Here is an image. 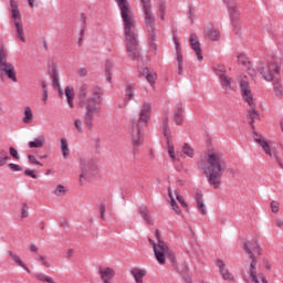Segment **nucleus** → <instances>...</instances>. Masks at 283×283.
<instances>
[{
  "label": "nucleus",
  "instance_id": "nucleus-1",
  "mask_svg": "<svg viewBox=\"0 0 283 283\" xmlns=\"http://www.w3.org/2000/svg\"><path fill=\"white\" fill-rule=\"evenodd\" d=\"M115 3L119 9L128 56H130V59H140V50L138 49V30L136 29V14H134V10H132L129 1L115 0Z\"/></svg>",
  "mask_w": 283,
  "mask_h": 283
},
{
  "label": "nucleus",
  "instance_id": "nucleus-2",
  "mask_svg": "<svg viewBox=\"0 0 283 283\" xmlns=\"http://www.w3.org/2000/svg\"><path fill=\"white\" fill-rule=\"evenodd\" d=\"M200 168L205 171L209 185H211L213 189H218L222 180V174H224L227 169V161L222 153L218 150L208 153L206 161L200 164Z\"/></svg>",
  "mask_w": 283,
  "mask_h": 283
},
{
  "label": "nucleus",
  "instance_id": "nucleus-3",
  "mask_svg": "<svg viewBox=\"0 0 283 283\" xmlns=\"http://www.w3.org/2000/svg\"><path fill=\"white\" fill-rule=\"evenodd\" d=\"M85 114H84V125L86 129H92L94 127V118H99L101 108L98 105H103V88H94L93 96L86 99Z\"/></svg>",
  "mask_w": 283,
  "mask_h": 283
},
{
  "label": "nucleus",
  "instance_id": "nucleus-4",
  "mask_svg": "<svg viewBox=\"0 0 283 283\" xmlns=\"http://www.w3.org/2000/svg\"><path fill=\"white\" fill-rule=\"evenodd\" d=\"M151 120V104L144 103L139 112V119L133 122L130 138L133 147L136 149L143 145V133L140 129L143 125H147Z\"/></svg>",
  "mask_w": 283,
  "mask_h": 283
},
{
  "label": "nucleus",
  "instance_id": "nucleus-5",
  "mask_svg": "<svg viewBox=\"0 0 283 283\" xmlns=\"http://www.w3.org/2000/svg\"><path fill=\"white\" fill-rule=\"evenodd\" d=\"M144 23L149 34V48L156 50V15L151 9V0H140Z\"/></svg>",
  "mask_w": 283,
  "mask_h": 283
},
{
  "label": "nucleus",
  "instance_id": "nucleus-6",
  "mask_svg": "<svg viewBox=\"0 0 283 283\" xmlns=\"http://www.w3.org/2000/svg\"><path fill=\"white\" fill-rule=\"evenodd\" d=\"M157 243L149 239V244L153 245L155 258L158 264H165L167 258L168 260H174V252L169 249L167 242L160 240V233L156 231Z\"/></svg>",
  "mask_w": 283,
  "mask_h": 283
},
{
  "label": "nucleus",
  "instance_id": "nucleus-7",
  "mask_svg": "<svg viewBox=\"0 0 283 283\" xmlns=\"http://www.w3.org/2000/svg\"><path fill=\"white\" fill-rule=\"evenodd\" d=\"M11 18L15 25L17 36L25 43V32L23 31V20L21 19V11H19V2L17 0H10Z\"/></svg>",
  "mask_w": 283,
  "mask_h": 283
},
{
  "label": "nucleus",
  "instance_id": "nucleus-8",
  "mask_svg": "<svg viewBox=\"0 0 283 283\" xmlns=\"http://www.w3.org/2000/svg\"><path fill=\"white\" fill-rule=\"evenodd\" d=\"M239 87L244 103H247V105L250 107H256L255 98L253 97V91H251V84L249 83V77L240 76Z\"/></svg>",
  "mask_w": 283,
  "mask_h": 283
},
{
  "label": "nucleus",
  "instance_id": "nucleus-9",
  "mask_svg": "<svg viewBox=\"0 0 283 283\" xmlns=\"http://www.w3.org/2000/svg\"><path fill=\"white\" fill-rule=\"evenodd\" d=\"M0 70L10 78V81L17 83V71L14 70V64L8 62V52L3 49H0Z\"/></svg>",
  "mask_w": 283,
  "mask_h": 283
},
{
  "label": "nucleus",
  "instance_id": "nucleus-10",
  "mask_svg": "<svg viewBox=\"0 0 283 283\" xmlns=\"http://www.w3.org/2000/svg\"><path fill=\"white\" fill-rule=\"evenodd\" d=\"M253 139L255 140V143H258V145H260V147L263 149V151H264V154H266V156H270V158H274V160H276L277 165H280V167H282V159H280V153H277L276 149H272L271 145H269V142H266V139H264V137H262L261 135H258V133L254 132Z\"/></svg>",
  "mask_w": 283,
  "mask_h": 283
},
{
  "label": "nucleus",
  "instance_id": "nucleus-11",
  "mask_svg": "<svg viewBox=\"0 0 283 283\" xmlns=\"http://www.w3.org/2000/svg\"><path fill=\"white\" fill-rule=\"evenodd\" d=\"M259 72L261 76H263L264 81L271 83V81L280 76V66H277L276 62H270L265 66L260 67Z\"/></svg>",
  "mask_w": 283,
  "mask_h": 283
},
{
  "label": "nucleus",
  "instance_id": "nucleus-12",
  "mask_svg": "<svg viewBox=\"0 0 283 283\" xmlns=\"http://www.w3.org/2000/svg\"><path fill=\"white\" fill-rule=\"evenodd\" d=\"M161 129L165 138L167 139V145H168V154L171 160H176V151L174 148V144H171V129H169V116L165 115L163 117L161 122Z\"/></svg>",
  "mask_w": 283,
  "mask_h": 283
},
{
  "label": "nucleus",
  "instance_id": "nucleus-13",
  "mask_svg": "<svg viewBox=\"0 0 283 283\" xmlns=\"http://www.w3.org/2000/svg\"><path fill=\"white\" fill-rule=\"evenodd\" d=\"M98 165L96 163H87L81 161V175H80V182L83 180H91L93 176L98 174Z\"/></svg>",
  "mask_w": 283,
  "mask_h": 283
},
{
  "label": "nucleus",
  "instance_id": "nucleus-14",
  "mask_svg": "<svg viewBox=\"0 0 283 283\" xmlns=\"http://www.w3.org/2000/svg\"><path fill=\"white\" fill-rule=\"evenodd\" d=\"M94 90H101L99 86H90V84H82L77 91V98L80 101V105L87 104V98L94 96Z\"/></svg>",
  "mask_w": 283,
  "mask_h": 283
},
{
  "label": "nucleus",
  "instance_id": "nucleus-15",
  "mask_svg": "<svg viewBox=\"0 0 283 283\" xmlns=\"http://www.w3.org/2000/svg\"><path fill=\"white\" fill-rule=\"evenodd\" d=\"M217 76H219L220 78V83L222 85L223 88H226L227 91H231L233 90V87L231 86L232 80L229 76H226L224 74V66H219L218 69H214Z\"/></svg>",
  "mask_w": 283,
  "mask_h": 283
},
{
  "label": "nucleus",
  "instance_id": "nucleus-16",
  "mask_svg": "<svg viewBox=\"0 0 283 283\" xmlns=\"http://www.w3.org/2000/svg\"><path fill=\"white\" fill-rule=\"evenodd\" d=\"M217 266L221 273L222 280H226V282H235L233 273L229 271V268H227V264H224L222 260L217 261Z\"/></svg>",
  "mask_w": 283,
  "mask_h": 283
},
{
  "label": "nucleus",
  "instance_id": "nucleus-17",
  "mask_svg": "<svg viewBox=\"0 0 283 283\" xmlns=\"http://www.w3.org/2000/svg\"><path fill=\"white\" fill-rule=\"evenodd\" d=\"M189 43L191 50H193V52L196 53L198 61H202V48H200V39H198V35L190 34Z\"/></svg>",
  "mask_w": 283,
  "mask_h": 283
},
{
  "label": "nucleus",
  "instance_id": "nucleus-18",
  "mask_svg": "<svg viewBox=\"0 0 283 283\" xmlns=\"http://www.w3.org/2000/svg\"><path fill=\"white\" fill-rule=\"evenodd\" d=\"M138 72L140 76H145L146 81L150 84L154 85L156 83V78H158V74L156 72L150 71L149 67L147 66H139Z\"/></svg>",
  "mask_w": 283,
  "mask_h": 283
},
{
  "label": "nucleus",
  "instance_id": "nucleus-19",
  "mask_svg": "<svg viewBox=\"0 0 283 283\" xmlns=\"http://www.w3.org/2000/svg\"><path fill=\"white\" fill-rule=\"evenodd\" d=\"M99 275L104 283H114L113 280L116 277V270L114 268H104L99 270Z\"/></svg>",
  "mask_w": 283,
  "mask_h": 283
},
{
  "label": "nucleus",
  "instance_id": "nucleus-20",
  "mask_svg": "<svg viewBox=\"0 0 283 283\" xmlns=\"http://www.w3.org/2000/svg\"><path fill=\"white\" fill-rule=\"evenodd\" d=\"M205 36L210 41H220V31L213 24H210L205 28Z\"/></svg>",
  "mask_w": 283,
  "mask_h": 283
},
{
  "label": "nucleus",
  "instance_id": "nucleus-21",
  "mask_svg": "<svg viewBox=\"0 0 283 283\" xmlns=\"http://www.w3.org/2000/svg\"><path fill=\"white\" fill-rule=\"evenodd\" d=\"M45 145V135H39L33 140L28 143L30 149H41Z\"/></svg>",
  "mask_w": 283,
  "mask_h": 283
},
{
  "label": "nucleus",
  "instance_id": "nucleus-22",
  "mask_svg": "<svg viewBox=\"0 0 283 283\" xmlns=\"http://www.w3.org/2000/svg\"><path fill=\"white\" fill-rule=\"evenodd\" d=\"M196 200H197V207H198L200 213H202V216H207V206L205 205L202 191H198L196 193Z\"/></svg>",
  "mask_w": 283,
  "mask_h": 283
},
{
  "label": "nucleus",
  "instance_id": "nucleus-23",
  "mask_svg": "<svg viewBox=\"0 0 283 283\" xmlns=\"http://www.w3.org/2000/svg\"><path fill=\"white\" fill-rule=\"evenodd\" d=\"M64 94L66 96V103L69 107L74 108V87L66 86L64 90Z\"/></svg>",
  "mask_w": 283,
  "mask_h": 283
},
{
  "label": "nucleus",
  "instance_id": "nucleus-24",
  "mask_svg": "<svg viewBox=\"0 0 283 283\" xmlns=\"http://www.w3.org/2000/svg\"><path fill=\"white\" fill-rule=\"evenodd\" d=\"M22 122L24 125H30L34 122V113L32 112V108L30 106L24 107V116L22 118Z\"/></svg>",
  "mask_w": 283,
  "mask_h": 283
},
{
  "label": "nucleus",
  "instance_id": "nucleus-25",
  "mask_svg": "<svg viewBox=\"0 0 283 283\" xmlns=\"http://www.w3.org/2000/svg\"><path fill=\"white\" fill-rule=\"evenodd\" d=\"M9 255H10V258H12V260H13V262H15V264L21 266V269H24L27 271V273H31L30 268H28V265L25 263H23V261L21 260L20 256H18L17 253L9 251Z\"/></svg>",
  "mask_w": 283,
  "mask_h": 283
},
{
  "label": "nucleus",
  "instance_id": "nucleus-26",
  "mask_svg": "<svg viewBox=\"0 0 283 283\" xmlns=\"http://www.w3.org/2000/svg\"><path fill=\"white\" fill-rule=\"evenodd\" d=\"M132 275L135 277L136 283H143V279L147 275V271L142 269H134L132 271Z\"/></svg>",
  "mask_w": 283,
  "mask_h": 283
},
{
  "label": "nucleus",
  "instance_id": "nucleus-27",
  "mask_svg": "<svg viewBox=\"0 0 283 283\" xmlns=\"http://www.w3.org/2000/svg\"><path fill=\"white\" fill-rule=\"evenodd\" d=\"M134 94H136V86H134V84H126V86H125L126 101H133Z\"/></svg>",
  "mask_w": 283,
  "mask_h": 283
},
{
  "label": "nucleus",
  "instance_id": "nucleus-28",
  "mask_svg": "<svg viewBox=\"0 0 283 283\" xmlns=\"http://www.w3.org/2000/svg\"><path fill=\"white\" fill-rule=\"evenodd\" d=\"M168 196L170 198V206L172 210L175 211V213H177V216H180L182 213V210H180V208L178 207V202H176V198H174V192H171V189H168Z\"/></svg>",
  "mask_w": 283,
  "mask_h": 283
},
{
  "label": "nucleus",
  "instance_id": "nucleus-29",
  "mask_svg": "<svg viewBox=\"0 0 283 283\" xmlns=\"http://www.w3.org/2000/svg\"><path fill=\"white\" fill-rule=\"evenodd\" d=\"M61 150L63 158L67 159L70 156V144L67 143V138L61 139Z\"/></svg>",
  "mask_w": 283,
  "mask_h": 283
},
{
  "label": "nucleus",
  "instance_id": "nucleus-30",
  "mask_svg": "<svg viewBox=\"0 0 283 283\" xmlns=\"http://www.w3.org/2000/svg\"><path fill=\"white\" fill-rule=\"evenodd\" d=\"M182 154H185V156H187L188 158H193L196 156V150L193 149V147H191V145L186 143L182 146Z\"/></svg>",
  "mask_w": 283,
  "mask_h": 283
},
{
  "label": "nucleus",
  "instance_id": "nucleus-31",
  "mask_svg": "<svg viewBox=\"0 0 283 283\" xmlns=\"http://www.w3.org/2000/svg\"><path fill=\"white\" fill-rule=\"evenodd\" d=\"M35 260L41 263V266H45V269H50L52 266L48 255L36 254Z\"/></svg>",
  "mask_w": 283,
  "mask_h": 283
},
{
  "label": "nucleus",
  "instance_id": "nucleus-32",
  "mask_svg": "<svg viewBox=\"0 0 283 283\" xmlns=\"http://www.w3.org/2000/svg\"><path fill=\"white\" fill-rule=\"evenodd\" d=\"M140 216L146 224H154L149 210L147 208H142Z\"/></svg>",
  "mask_w": 283,
  "mask_h": 283
},
{
  "label": "nucleus",
  "instance_id": "nucleus-33",
  "mask_svg": "<svg viewBox=\"0 0 283 283\" xmlns=\"http://www.w3.org/2000/svg\"><path fill=\"white\" fill-rule=\"evenodd\" d=\"M172 41L175 43L176 56H182V46L180 44V39L178 38V35L175 34Z\"/></svg>",
  "mask_w": 283,
  "mask_h": 283
},
{
  "label": "nucleus",
  "instance_id": "nucleus-34",
  "mask_svg": "<svg viewBox=\"0 0 283 283\" xmlns=\"http://www.w3.org/2000/svg\"><path fill=\"white\" fill-rule=\"evenodd\" d=\"M249 118H250V125L253 127V123H255V120L260 118V114H258V111H255V107H250Z\"/></svg>",
  "mask_w": 283,
  "mask_h": 283
},
{
  "label": "nucleus",
  "instance_id": "nucleus-35",
  "mask_svg": "<svg viewBox=\"0 0 283 283\" xmlns=\"http://www.w3.org/2000/svg\"><path fill=\"white\" fill-rule=\"evenodd\" d=\"M273 92H274L276 98H282V96H283L282 83H280V82H274V83H273Z\"/></svg>",
  "mask_w": 283,
  "mask_h": 283
},
{
  "label": "nucleus",
  "instance_id": "nucleus-36",
  "mask_svg": "<svg viewBox=\"0 0 283 283\" xmlns=\"http://www.w3.org/2000/svg\"><path fill=\"white\" fill-rule=\"evenodd\" d=\"M67 193V188L63 185H57L54 195L57 196L59 198H63Z\"/></svg>",
  "mask_w": 283,
  "mask_h": 283
},
{
  "label": "nucleus",
  "instance_id": "nucleus-37",
  "mask_svg": "<svg viewBox=\"0 0 283 283\" xmlns=\"http://www.w3.org/2000/svg\"><path fill=\"white\" fill-rule=\"evenodd\" d=\"M9 160H10V155H8V151L0 150V167L8 165Z\"/></svg>",
  "mask_w": 283,
  "mask_h": 283
},
{
  "label": "nucleus",
  "instance_id": "nucleus-38",
  "mask_svg": "<svg viewBox=\"0 0 283 283\" xmlns=\"http://www.w3.org/2000/svg\"><path fill=\"white\" fill-rule=\"evenodd\" d=\"M174 123L175 125H182L184 118H182V111H177L174 114Z\"/></svg>",
  "mask_w": 283,
  "mask_h": 283
},
{
  "label": "nucleus",
  "instance_id": "nucleus-39",
  "mask_svg": "<svg viewBox=\"0 0 283 283\" xmlns=\"http://www.w3.org/2000/svg\"><path fill=\"white\" fill-rule=\"evenodd\" d=\"M174 193H175L176 200H178L181 207L187 209V202L185 201V198L181 197L180 192L178 190H175Z\"/></svg>",
  "mask_w": 283,
  "mask_h": 283
},
{
  "label": "nucleus",
  "instance_id": "nucleus-40",
  "mask_svg": "<svg viewBox=\"0 0 283 283\" xmlns=\"http://www.w3.org/2000/svg\"><path fill=\"white\" fill-rule=\"evenodd\" d=\"M223 3H226L229 12H235V0H223Z\"/></svg>",
  "mask_w": 283,
  "mask_h": 283
},
{
  "label": "nucleus",
  "instance_id": "nucleus-41",
  "mask_svg": "<svg viewBox=\"0 0 283 283\" xmlns=\"http://www.w3.org/2000/svg\"><path fill=\"white\" fill-rule=\"evenodd\" d=\"M270 208L272 213H280V201H275V200L271 201Z\"/></svg>",
  "mask_w": 283,
  "mask_h": 283
},
{
  "label": "nucleus",
  "instance_id": "nucleus-42",
  "mask_svg": "<svg viewBox=\"0 0 283 283\" xmlns=\"http://www.w3.org/2000/svg\"><path fill=\"white\" fill-rule=\"evenodd\" d=\"M182 61H184L182 56L177 57V63H178L177 72L179 76H182V74H185V70L182 69Z\"/></svg>",
  "mask_w": 283,
  "mask_h": 283
},
{
  "label": "nucleus",
  "instance_id": "nucleus-43",
  "mask_svg": "<svg viewBox=\"0 0 283 283\" xmlns=\"http://www.w3.org/2000/svg\"><path fill=\"white\" fill-rule=\"evenodd\" d=\"M238 61L241 65H249V57H247L244 53L238 54Z\"/></svg>",
  "mask_w": 283,
  "mask_h": 283
},
{
  "label": "nucleus",
  "instance_id": "nucleus-44",
  "mask_svg": "<svg viewBox=\"0 0 283 283\" xmlns=\"http://www.w3.org/2000/svg\"><path fill=\"white\" fill-rule=\"evenodd\" d=\"M74 127H75L76 132H78L81 134L83 132V120H81L80 118L75 119Z\"/></svg>",
  "mask_w": 283,
  "mask_h": 283
},
{
  "label": "nucleus",
  "instance_id": "nucleus-45",
  "mask_svg": "<svg viewBox=\"0 0 283 283\" xmlns=\"http://www.w3.org/2000/svg\"><path fill=\"white\" fill-rule=\"evenodd\" d=\"M28 158L31 165H38L39 167H43V164H41L40 160L36 159L34 155H29Z\"/></svg>",
  "mask_w": 283,
  "mask_h": 283
},
{
  "label": "nucleus",
  "instance_id": "nucleus-46",
  "mask_svg": "<svg viewBox=\"0 0 283 283\" xmlns=\"http://www.w3.org/2000/svg\"><path fill=\"white\" fill-rule=\"evenodd\" d=\"M9 151H10V156H12V158H15V160H19L21 158L19 156V150H17L14 147H10Z\"/></svg>",
  "mask_w": 283,
  "mask_h": 283
},
{
  "label": "nucleus",
  "instance_id": "nucleus-47",
  "mask_svg": "<svg viewBox=\"0 0 283 283\" xmlns=\"http://www.w3.org/2000/svg\"><path fill=\"white\" fill-rule=\"evenodd\" d=\"M113 69H114V62H112L111 60L106 61L105 70L107 74H112Z\"/></svg>",
  "mask_w": 283,
  "mask_h": 283
},
{
  "label": "nucleus",
  "instance_id": "nucleus-48",
  "mask_svg": "<svg viewBox=\"0 0 283 283\" xmlns=\"http://www.w3.org/2000/svg\"><path fill=\"white\" fill-rule=\"evenodd\" d=\"M11 171H23V168L19 164H9Z\"/></svg>",
  "mask_w": 283,
  "mask_h": 283
},
{
  "label": "nucleus",
  "instance_id": "nucleus-49",
  "mask_svg": "<svg viewBox=\"0 0 283 283\" xmlns=\"http://www.w3.org/2000/svg\"><path fill=\"white\" fill-rule=\"evenodd\" d=\"M165 10H166L165 4H160L157 11V14L160 17V19H165Z\"/></svg>",
  "mask_w": 283,
  "mask_h": 283
},
{
  "label": "nucleus",
  "instance_id": "nucleus-50",
  "mask_svg": "<svg viewBox=\"0 0 283 283\" xmlns=\"http://www.w3.org/2000/svg\"><path fill=\"white\" fill-rule=\"evenodd\" d=\"M28 209H29V207H28V203H23V206H22V212H21V216H22V218H28Z\"/></svg>",
  "mask_w": 283,
  "mask_h": 283
},
{
  "label": "nucleus",
  "instance_id": "nucleus-51",
  "mask_svg": "<svg viewBox=\"0 0 283 283\" xmlns=\"http://www.w3.org/2000/svg\"><path fill=\"white\" fill-rule=\"evenodd\" d=\"M77 74H78V76H81L82 78L85 77V76H87V69H85V67L78 69Z\"/></svg>",
  "mask_w": 283,
  "mask_h": 283
},
{
  "label": "nucleus",
  "instance_id": "nucleus-52",
  "mask_svg": "<svg viewBox=\"0 0 283 283\" xmlns=\"http://www.w3.org/2000/svg\"><path fill=\"white\" fill-rule=\"evenodd\" d=\"M24 176H30L31 178L36 179V174H34V170H30V169L24 170Z\"/></svg>",
  "mask_w": 283,
  "mask_h": 283
},
{
  "label": "nucleus",
  "instance_id": "nucleus-53",
  "mask_svg": "<svg viewBox=\"0 0 283 283\" xmlns=\"http://www.w3.org/2000/svg\"><path fill=\"white\" fill-rule=\"evenodd\" d=\"M99 213H101V218L102 220H105V203H102L99 207Z\"/></svg>",
  "mask_w": 283,
  "mask_h": 283
},
{
  "label": "nucleus",
  "instance_id": "nucleus-54",
  "mask_svg": "<svg viewBox=\"0 0 283 283\" xmlns=\"http://www.w3.org/2000/svg\"><path fill=\"white\" fill-rule=\"evenodd\" d=\"M52 81H53L54 87H56V85H59V73H54L52 75Z\"/></svg>",
  "mask_w": 283,
  "mask_h": 283
},
{
  "label": "nucleus",
  "instance_id": "nucleus-55",
  "mask_svg": "<svg viewBox=\"0 0 283 283\" xmlns=\"http://www.w3.org/2000/svg\"><path fill=\"white\" fill-rule=\"evenodd\" d=\"M35 277H36V280H39L40 282H45V274H43V273H38V274H35Z\"/></svg>",
  "mask_w": 283,
  "mask_h": 283
},
{
  "label": "nucleus",
  "instance_id": "nucleus-56",
  "mask_svg": "<svg viewBox=\"0 0 283 283\" xmlns=\"http://www.w3.org/2000/svg\"><path fill=\"white\" fill-rule=\"evenodd\" d=\"M30 251H31L32 253H39V248H38L35 244H31V245H30Z\"/></svg>",
  "mask_w": 283,
  "mask_h": 283
},
{
  "label": "nucleus",
  "instance_id": "nucleus-57",
  "mask_svg": "<svg viewBox=\"0 0 283 283\" xmlns=\"http://www.w3.org/2000/svg\"><path fill=\"white\" fill-rule=\"evenodd\" d=\"M42 101L44 103H48V90H44L43 96H42Z\"/></svg>",
  "mask_w": 283,
  "mask_h": 283
},
{
  "label": "nucleus",
  "instance_id": "nucleus-58",
  "mask_svg": "<svg viewBox=\"0 0 283 283\" xmlns=\"http://www.w3.org/2000/svg\"><path fill=\"white\" fill-rule=\"evenodd\" d=\"M188 17H189L191 23H193V11L191 9L189 10Z\"/></svg>",
  "mask_w": 283,
  "mask_h": 283
},
{
  "label": "nucleus",
  "instance_id": "nucleus-59",
  "mask_svg": "<svg viewBox=\"0 0 283 283\" xmlns=\"http://www.w3.org/2000/svg\"><path fill=\"white\" fill-rule=\"evenodd\" d=\"M44 282L54 283V279H52L50 276H45Z\"/></svg>",
  "mask_w": 283,
  "mask_h": 283
},
{
  "label": "nucleus",
  "instance_id": "nucleus-60",
  "mask_svg": "<svg viewBox=\"0 0 283 283\" xmlns=\"http://www.w3.org/2000/svg\"><path fill=\"white\" fill-rule=\"evenodd\" d=\"M276 227H279V228L283 227V220L282 219L276 220Z\"/></svg>",
  "mask_w": 283,
  "mask_h": 283
},
{
  "label": "nucleus",
  "instance_id": "nucleus-61",
  "mask_svg": "<svg viewBox=\"0 0 283 283\" xmlns=\"http://www.w3.org/2000/svg\"><path fill=\"white\" fill-rule=\"evenodd\" d=\"M30 8H34V0H28Z\"/></svg>",
  "mask_w": 283,
  "mask_h": 283
},
{
  "label": "nucleus",
  "instance_id": "nucleus-62",
  "mask_svg": "<svg viewBox=\"0 0 283 283\" xmlns=\"http://www.w3.org/2000/svg\"><path fill=\"white\" fill-rule=\"evenodd\" d=\"M106 81H108V83H112V73L107 75Z\"/></svg>",
  "mask_w": 283,
  "mask_h": 283
},
{
  "label": "nucleus",
  "instance_id": "nucleus-63",
  "mask_svg": "<svg viewBox=\"0 0 283 283\" xmlns=\"http://www.w3.org/2000/svg\"><path fill=\"white\" fill-rule=\"evenodd\" d=\"M248 72H249L250 76H255V74L253 73V70L249 69Z\"/></svg>",
  "mask_w": 283,
  "mask_h": 283
},
{
  "label": "nucleus",
  "instance_id": "nucleus-64",
  "mask_svg": "<svg viewBox=\"0 0 283 283\" xmlns=\"http://www.w3.org/2000/svg\"><path fill=\"white\" fill-rule=\"evenodd\" d=\"M72 253H74V251H73V250H69V251H67V255H69V258H72Z\"/></svg>",
  "mask_w": 283,
  "mask_h": 283
}]
</instances>
